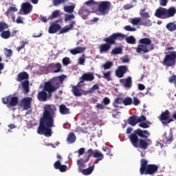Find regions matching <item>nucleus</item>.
I'll use <instances>...</instances> for the list:
<instances>
[{"label": "nucleus", "mask_w": 176, "mask_h": 176, "mask_svg": "<svg viewBox=\"0 0 176 176\" xmlns=\"http://www.w3.org/2000/svg\"><path fill=\"white\" fill-rule=\"evenodd\" d=\"M57 108L54 104H45L43 116L40 118L39 126L37 129L38 134L52 137V127L54 124V116Z\"/></svg>", "instance_id": "nucleus-1"}, {"label": "nucleus", "mask_w": 176, "mask_h": 176, "mask_svg": "<svg viewBox=\"0 0 176 176\" xmlns=\"http://www.w3.org/2000/svg\"><path fill=\"white\" fill-rule=\"evenodd\" d=\"M150 135L151 133L148 130L138 129L133 131V133H131L129 135V140L134 148H139L143 151H146V148H149V144L145 140L148 138ZM138 137L144 140L140 139Z\"/></svg>", "instance_id": "nucleus-2"}, {"label": "nucleus", "mask_w": 176, "mask_h": 176, "mask_svg": "<svg viewBox=\"0 0 176 176\" xmlns=\"http://www.w3.org/2000/svg\"><path fill=\"white\" fill-rule=\"evenodd\" d=\"M124 38H126V35L117 32L104 38L103 41L104 42H106V43H102L99 46L100 53L102 54V53H108V52L111 50L112 45H115V43H116V41H123Z\"/></svg>", "instance_id": "nucleus-3"}, {"label": "nucleus", "mask_w": 176, "mask_h": 176, "mask_svg": "<svg viewBox=\"0 0 176 176\" xmlns=\"http://www.w3.org/2000/svg\"><path fill=\"white\" fill-rule=\"evenodd\" d=\"M159 171V166L153 164H148L146 159L140 160V175L155 176Z\"/></svg>", "instance_id": "nucleus-4"}, {"label": "nucleus", "mask_w": 176, "mask_h": 176, "mask_svg": "<svg viewBox=\"0 0 176 176\" xmlns=\"http://www.w3.org/2000/svg\"><path fill=\"white\" fill-rule=\"evenodd\" d=\"M140 45L136 48L137 53H149L155 49V45L152 44V40L149 38H143L139 41Z\"/></svg>", "instance_id": "nucleus-5"}, {"label": "nucleus", "mask_w": 176, "mask_h": 176, "mask_svg": "<svg viewBox=\"0 0 176 176\" xmlns=\"http://www.w3.org/2000/svg\"><path fill=\"white\" fill-rule=\"evenodd\" d=\"M30 74L27 72H22L17 74L16 80V82H21V85L25 93L28 94L30 91Z\"/></svg>", "instance_id": "nucleus-6"}, {"label": "nucleus", "mask_w": 176, "mask_h": 176, "mask_svg": "<svg viewBox=\"0 0 176 176\" xmlns=\"http://www.w3.org/2000/svg\"><path fill=\"white\" fill-rule=\"evenodd\" d=\"M163 65L165 67H175L176 64V52H168L162 61Z\"/></svg>", "instance_id": "nucleus-7"}, {"label": "nucleus", "mask_w": 176, "mask_h": 176, "mask_svg": "<svg viewBox=\"0 0 176 176\" xmlns=\"http://www.w3.org/2000/svg\"><path fill=\"white\" fill-rule=\"evenodd\" d=\"M97 6H98V10L99 13H101L104 16L109 13L111 4V2L108 1H98Z\"/></svg>", "instance_id": "nucleus-8"}, {"label": "nucleus", "mask_w": 176, "mask_h": 176, "mask_svg": "<svg viewBox=\"0 0 176 176\" xmlns=\"http://www.w3.org/2000/svg\"><path fill=\"white\" fill-rule=\"evenodd\" d=\"M31 104H32V98H24L21 100L20 107L23 108L24 111H28L31 108Z\"/></svg>", "instance_id": "nucleus-9"}, {"label": "nucleus", "mask_w": 176, "mask_h": 176, "mask_svg": "<svg viewBox=\"0 0 176 176\" xmlns=\"http://www.w3.org/2000/svg\"><path fill=\"white\" fill-rule=\"evenodd\" d=\"M155 17H157L158 19H167V11L166 8L160 7L155 10Z\"/></svg>", "instance_id": "nucleus-10"}, {"label": "nucleus", "mask_w": 176, "mask_h": 176, "mask_svg": "<svg viewBox=\"0 0 176 176\" xmlns=\"http://www.w3.org/2000/svg\"><path fill=\"white\" fill-rule=\"evenodd\" d=\"M92 80H94V74L91 72L85 73L80 78L79 84L84 82H92Z\"/></svg>", "instance_id": "nucleus-11"}, {"label": "nucleus", "mask_w": 176, "mask_h": 176, "mask_svg": "<svg viewBox=\"0 0 176 176\" xmlns=\"http://www.w3.org/2000/svg\"><path fill=\"white\" fill-rule=\"evenodd\" d=\"M43 91H47L48 93L49 97H50V96H52V93L56 91V87L53 86V84L50 80L47 81L44 83Z\"/></svg>", "instance_id": "nucleus-12"}, {"label": "nucleus", "mask_w": 176, "mask_h": 176, "mask_svg": "<svg viewBox=\"0 0 176 176\" xmlns=\"http://www.w3.org/2000/svg\"><path fill=\"white\" fill-rule=\"evenodd\" d=\"M48 68L54 72V74H58V72H61L63 70L61 69L63 68V66L61 65V63H50L48 66Z\"/></svg>", "instance_id": "nucleus-13"}, {"label": "nucleus", "mask_w": 176, "mask_h": 176, "mask_svg": "<svg viewBox=\"0 0 176 176\" xmlns=\"http://www.w3.org/2000/svg\"><path fill=\"white\" fill-rule=\"evenodd\" d=\"M128 69L127 66H119L118 69L116 70V76H117V78H123L124 76V74L127 72Z\"/></svg>", "instance_id": "nucleus-14"}, {"label": "nucleus", "mask_w": 176, "mask_h": 176, "mask_svg": "<svg viewBox=\"0 0 176 176\" xmlns=\"http://www.w3.org/2000/svg\"><path fill=\"white\" fill-rule=\"evenodd\" d=\"M94 157L96 159L94 164H98L101 160H104V154L98 150H94Z\"/></svg>", "instance_id": "nucleus-15"}, {"label": "nucleus", "mask_w": 176, "mask_h": 176, "mask_svg": "<svg viewBox=\"0 0 176 176\" xmlns=\"http://www.w3.org/2000/svg\"><path fill=\"white\" fill-rule=\"evenodd\" d=\"M120 82L126 89H131V86H133V80H131V77L130 76L126 78L121 79Z\"/></svg>", "instance_id": "nucleus-16"}, {"label": "nucleus", "mask_w": 176, "mask_h": 176, "mask_svg": "<svg viewBox=\"0 0 176 176\" xmlns=\"http://www.w3.org/2000/svg\"><path fill=\"white\" fill-rule=\"evenodd\" d=\"M21 8L24 14H28L32 11V5L29 2L23 3Z\"/></svg>", "instance_id": "nucleus-17"}, {"label": "nucleus", "mask_w": 176, "mask_h": 176, "mask_svg": "<svg viewBox=\"0 0 176 176\" xmlns=\"http://www.w3.org/2000/svg\"><path fill=\"white\" fill-rule=\"evenodd\" d=\"M47 97H49V95L45 91H44V89L39 91L37 94V98L38 101H41V102H45V101H47Z\"/></svg>", "instance_id": "nucleus-18"}, {"label": "nucleus", "mask_w": 176, "mask_h": 176, "mask_svg": "<svg viewBox=\"0 0 176 176\" xmlns=\"http://www.w3.org/2000/svg\"><path fill=\"white\" fill-rule=\"evenodd\" d=\"M54 167L56 170H59L60 173H65L68 170L66 165H61V162L58 160L54 162Z\"/></svg>", "instance_id": "nucleus-19"}, {"label": "nucleus", "mask_w": 176, "mask_h": 176, "mask_svg": "<svg viewBox=\"0 0 176 176\" xmlns=\"http://www.w3.org/2000/svg\"><path fill=\"white\" fill-rule=\"evenodd\" d=\"M171 115L170 113V111L166 110L164 112H162L160 116V120L162 122V124L164 123L166 120H168L170 119Z\"/></svg>", "instance_id": "nucleus-20"}, {"label": "nucleus", "mask_w": 176, "mask_h": 176, "mask_svg": "<svg viewBox=\"0 0 176 176\" xmlns=\"http://www.w3.org/2000/svg\"><path fill=\"white\" fill-rule=\"evenodd\" d=\"M85 52H86V47H77L69 50V52L71 54H73V56H76V54H79L80 53H85Z\"/></svg>", "instance_id": "nucleus-21"}, {"label": "nucleus", "mask_w": 176, "mask_h": 176, "mask_svg": "<svg viewBox=\"0 0 176 176\" xmlns=\"http://www.w3.org/2000/svg\"><path fill=\"white\" fill-rule=\"evenodd\" d=\"M60 30H61V25L57 23H53L50 26L48 32L49 34H56Z\"/></svg>", "instance_id": "nucleus-22"}, {"label": "nucleus", "mask_w": 176, "mask_h": 176, "mask_svg": "<svg viewBox=\"0 0 176 176\" xmlns=\"http://www.w3.org/2000/svg\"><path fill=\"white\" fill-rule=\"evenodd\" d=\"M88 161H86L85 158L80 159L77 161V165L78 166L79 173H81L85 168H86V163H87Z\"/></svg>", "instance_id": "nucleus-23"}, {"label": "nucleus", "mask_w": 176, "mask_h": 176, "mask_svg": "<svg viewBox=\"0 0 176 176\" xmlns=\"http://www.w3.org/2000/svg\"><path fill=\"white\" fill-rule=\"evenodd\" d=\"M79 84L72 87V91L75 97H80V96H82V89H79Z\"/></svg>", "instance_id": "nucleus-24"}, {"label": "nucleus", "mask_w": 176, "mask_h": 176, "mask_svg": "<svg viewBox=\"0 0 176 176\" xmlns=\"http://www.w3.org/2000/svg\"><path fill=\"white\" fill-rule=\"evenodd\" d=\"M176 14V8L170 7L168 9L166 8V17L170 19V17H174Z\"/></svg>", "instance_id": "nucleus-25"}, {"label": "nucleus", "mask_w": 176, "mask_h": 176, "mask_svg": "<svg viewBox=\"0 0 176 176\" xmlns=\"http://www.w3.org/2000/svg\"><path fill=\"white\" fill-rule=\"evenodd\" d=\"M75 21H72L69 25H67L64 28L60 30V34H65V32H68L69 30H72L74 28V25H75Z\"/></svg>", "instance_id": "nucleus-26"}, {"label": "nucleus", "mask_w": 176, "mask_h": 176, "mask_svg": "<svg viewBox=\"0 0 176 176\" xmlns=\"http://www.w3.org/2000/svg\"><path fill=\"white\" fill-rule=\"evenodd\" d=\"M128 123L131 126H136L137 123H138V118H137V116L133 115L132 116H130L128 119Z\"/></svg>", "instance_id": "nucleus-27"}, {"label": "nucleus", "mask_w": 176, "mask_h": 176, "mask_svg": "<svg viewBox=\"0 0 176 176\" xmlns=\"http://www.w3.org/2000/svg\"><path fill=\"white\" fill-rule=\"evenodd\" d=\"M176 22H169L166 24V28L168 30V31H170V32H173L174 31H176Z\"/></svg>", "instance_id": "nucleus-28"}, {"label": "nucleus", "mask_w": 176, "mask_h": 176, "mask_svg": "<svg viewBox=\"0 0 176 176\" xmlns=\"http://www.w3.org/2000/svg\"><path fill=\"white\" fill-rule=\"evenodd\" d=\"M59 112L61 115H68L69 113V109L67 108L65 104H60L59 106Z\"/></svg>", "instance_id": "nucleus-29"}, {"label": "nucleus", "mask_w": 176, "mask_h": 176, "mask_svg": "<svg viewBox=\"0 0 176 176\" xmlns=\"http://www.w3.org/2000/svg\"><path fill=\"white\" fill-rule=\"evenodd\" d=\"M75 141H76V136L75 135V133H69L67 138V142L69 144H74Z\"/></svg>", "instance_id": "nucleus-30"}, {"label": "nucleus", "mask_w": 176, "mask_h": 176, "mask_svg": "<svg viewBox=\"0 0 176 176\" xmlns=\"http://www.w3.org/2000/svg\"><path fill=\"white\" fill-rule=\"evenodd\" d=\"M50 81H51L53 87H55V90H57V89H58L61 85V83L58 80V78H57V77L52 78Z\"/></svg>", "instance_id": "nucleus-31"}, {"label": "nucleus", "mask_w": 176, "mask_h": 176, "mask_svg": "<svg viewBox=\"0 0 176 176\" xmlns=\"http://www.w3.org/2000/svg\"><path fill=\"white\" fill-rule=\"evenodd\" d=\"M93 156L94 157V151L93 149L89 148L87 150V151L85 153V158L86 160V162H89L90 160V158Z\"/></svg>", "instance_id": "nucleus-32"}, {"label": "nucleus", "mask_w": 176, "mask_h": 176, "mask_svg": "<svg viewBox=\"0 0 176 176\" xmlns=\"http://www.w3.org/2000/svg\"><path fill=\"white\" fill-rule=\"evenodd\" d=\"M19 104V98L16 96H12L10 98V107H16Z\"/></svg>", "instance_id": "nucleus-33"}, {"label": "nucleus", "mask_w": 176, "mask_h": 176, "mask_svg": "<svg viewBox=\"0 0 176 176\" xmlns=\"http://www.w3.org/2000/svg\"><path fill=\"white\" fill-rule=\"evenodd\" d=\"M140 16L143 19H149L151 17L149 12H146V8H142L140 10Z\"/></svg>", "instance_id": "nucleus-34"}, {"label": "nucleus", "mask_w": 176, "mask_h": 176, "mask_svg": "<svg viewBox=\"0 0 176 176\" xmlns=\"http://www.w3.org/2000/svg\"><path fill=\"white\" fill-rule=\"evenodd\" d=\"M94 170V164L92 166H89V168L84 169L83 170L81 171L82 174L83 175H90Z\"/></svg>", "instance_id": "nucleus-35"}, {"label": "nucleus", "mask_w": 176, "mask_h": 176, "mask_svg": "<svg viewBox=\"0 0 176 176\" xmlns=\"http://www.w3.org/2000/svg\"><path fill=\"white\" fill-rule=\"evenodd\" d=\"M111 75H112L111 71L103 72V76H102V78L107 80V82H111V80H112V78L111 77Z\"/></svg>", "instance_id": "nucleus-36"}, {"label": "nucleus", "mask_w": 176, "mask_h": 176, "mask_svg": "<svg viewBox=\"0 0 176 176\" xmlns=\"http://www.w3.org/2000/svg\"><path fill=\"white\" fill-rule=\"evenodd\" d=\"M10 31L9 30H4L3 32H1L0 36H1V38H3V39H9V38H10Z\"/></svg>", "instance_id": "nucleus-37"}, {"label": "nucleus", "mask_w": 176, "mask_h": 176, "mask_svg": "<svg viewBox=\"0 0 176 176\" xmlns=\"http://www.w3.org/2000/svg\"><path fill=\"white\" fill-rule=\"evenodd\" d=\"M124 99L122 98H117L115 99L114 102H113V105L114 108H119L118 104H123Z\"/></svg>", "instance_id": "nucleus-38"}, {"label": "nucleus", "mask_w": 176, "mask_h": 176, "mask_svg": "<svg viewBox=\"0 0 176 176\" xmlns=\"http://www.w3.org/2000/svg\"><path fill=\"white\" fill-rule=\"evenodd\" d=\"M125 41L126 43H129V45H135L136 43L135 38H134L133 36L126 37Z\"/></svg>", "instance_id": "nucleus-39"}, {"label": "nucleus", "mask_w": 176, "mask_h": 176, "mask_svg": "<svg viewBox=\"0 0 176 176\" xmlns=\"http://www.w3.org/2000/svg\"><path fill=\"white\" fill-rule=\"evenodd\" d=\"M151 25V20L146 18H143V19L140 23V25H144V27H149V25Z\"/></svg>", "instance_id": "nucleus-40"}, {"label": "nucleus", "mask_w": 176, "mask_h": 176, "mask_svg": "<svg viewBox=\"0 0 176 176\" xmlns=\"http://www.w3.org/2000/svg\"><path fill=\"white\" fill-rule=\"evenodd\" d=\"M60 16V10H54L52 15L49 16L48 20H53V19H57Z\"/></svg>", "instance_id": "nucleus-41"}, {"label": "nucleus", "mask_w": 176, "mask_h": 176, "mask_svg": "<svg viewBox=\"0 0 176 176\" xmlns=\"http://www.w3.org/2000/svg\"><path fill=\"white\" fill-rule=\"evenodd\" d=\"M123 104H124V105H125V107L131 105V104H133V99L130 97H126V98H124Z\"/></svg>", "instance_id": "nucleus-42"}, {"label": "nucleus", "mask_w": 176, "mask_h": 176, "mask_svg": "<svg viewBox=\"0 0 176 176\" xmlns=\"http://www.w3.org/2000/svg\"><path fill=\"white\" fill-rule=\"evenodd\" d=\"M74 9H75V6H66L64 7V10L67 13H74Z\"/></svg>", "instance_id": "nucleus-43"}, {"label": "nucleus", "mask_w": 176, "mask_h": 176, "mask_svg": "<svg viewBox=\"0 0 176 176\" xmlns=\"http://www.w3.org/2000/svg\"><path fill=\"white\" fill-rule=\"evenodd\" d=\"M129 22L133 25H138L139 23H141V17L133 18Z\"/></svg>", "instance_id": "nucleus-44"}, {"label": "nucleus", "mask_w": 176, "mask_h": 176, "mask_svg": "<svg viewBox=\"0 0 176 176\" xmlns=\"http://www.w3.org/2000/svg\"><path fill=\"white\" fill-rule=\"evenodd\" d=\"M9 28V25L5 23L4 21L0 22V32L5 31V30H8Z\"/></svg>", "instance_id": "nucleus-45"}, {"label": "nucleus", "mask_w": 176, "mask_h": 176, "mask_svg": "<svg viewBox=\"0 0 176 176\" xmlns=\"http://www.w3.org/2000/svg\"><path fill=\"white\" fill-rule=\"evenodd\" d=\"M122 52H123V49H122V47H115L111 51V54H114V55L121 54Z\"/></svg>", "instance_id": "nucleus-46"}, {"label": "nucleus", "mask_w": 176, "mask_h": 176, "mask_svg": "<svg viewBox=\"0 0 176 176\" xmlns=\"http://www.w3.org/2000/svg\"><path fill=\"white\" fill-rule=\"evenodd\" d=\"M18 9L15 6L12 7L10 6L8 8L7 11L6 12V16L9 17V14H10V12H17Z\"/></svg>", "instance_id": "nucleus-47"}, {"label": "nucleus", "mask_w": 176, "mask_h": 176, "mask_svg": "<svg viewBox=\"0 0 176 176\" xmlns=\"http://www.w3.org/2000/svg\"><path fill=\"white\" fill-rule=\"evenodd\" d=\"M96 90H100V86L98 84L94 85L89 90L88 93H93L94 91H96Z\"/></svg>", "instance_id": "nucleus-48"}, {"label": "nucleus", "mask_w": 176, "mask_h": 176, "mask_svg": "<svg viewBox=\"0 0 176 176\" xmlns=\"http://www.w3.org/2000/svg\"><path fill=\"white\" fill-rule=\"evenodd\" d=\"M85 4L87 6H97L98 5V2H96L94 0H89L85 2Z\"/></svg>", "instance_id": "nucleus-49"}, {"label": "nucleus", "mask_w": 176, "mask_h": 176, "mask_svg": "<svg viewBox=\"0 0 176 176\" xmlns=\"http://www.w3.org/2000/svg\"><path fill=\"white\" fill-rule=\"evenodd\" d=\"M149 125H151V122L146 121V122H141L139 124V127H142V129H148Z\"/></svg>", "instance_id": "nucleus-50"}, {"label": "nucleus", "mask_w": 176, "mask_h": 176, "mask_svg": "<svg viewBox=\"0 0 176 176\" xmlns=\"http://www.w3.org/2000/svg\"><path fill=\"white\" fill-rule=\"evenodd\" d=\"M1 101L4 105H10V96H7L6 98H2Z\"/></svg>", "instance_id": "nucleus-51"}, {"label": "nucleus", "mask_w": 176, "mask_h": 176, "mask_svg": "<svg viewBox=\"0 0 176 176\" xmlns=\"http://www.w3.org/2000/svg\"><path fill=\"white\" fill-rule=\"evenodd\" d=\"M68 0H54L53 5L54 6H58V5H61V3H65Z\"/></svg>", "instance_id": "nucleus-52"}, {"label": "nucleus", "mask_w": 176, "mask_h": 176, "mask_svg": "<svg viewBox=\"0 0 176 176\" xmlns=\"http://www.w3.org/2000/svg\"><path fill=\"white\" fill-rule=\"evenodd\" d=\"M113 65V63L111 61H107L103 65L104 69H110V68Z\"/></svg>", "instance_id": "nucleus-53"}, {"label": "nucleus", "mask_w": 176, "mask_h": 176, "mask_svg": "<svg viewBox=\"0 0 176 176\" xmlns=\"http://www.w3.org/2000/svg\"><path fill=\"white\" fill-rule=\"evenodd\" d=\"M75 19V15L74 14H65V21H71V20Z\"/></svg>", "instance_id": "nucleus-54"}, {"label": "nucleus", "mask_w": 176, "mask_h": 176, "mask_svg": "<svg viewBox=\"0 0 176 176\" xmlns=\"http://www.w3.org/2000/svg\"><path fill=\"white\" fill-rule=\"evenodd\" d=\"M25 45H28V41L21 42V46L16 48L17 52H21L22 49H24V47H25Z\"/></svg>", "instance_id": "nucleus-55"}, {"label": "nucleus", "mask_w": 176, "mask_h": 176, "mask_svg": "<svg viewBox=\"0 0 176 176\" xmlns=\"http://www.w3.org/2000/svg\"><path fill=\"white\" fill-rule=\"evenodd\" d=\"M86 55H85V54H83L80 58H79L78 59V64L80 65H83V64H85V61H86Z\"/></svg>", "instance_id": "nucleus-56"}, {"label": "nucleus", "mask_w": 176, "mask_h": 176, "mask_svg": "<svg viewBox=\"0 0 176 176\" xmlns=\"http://www.w3.org/2000/svg\"><path fill=\"white\" fill-rule=\"evenodd\" d=\"M62 63L63 65H69V64H71V60L68 57L63 58L62 60Z\"/></svg>", "instance_id": "nucleus-57"}, {"label": "nucleus", "mask_w": 176, "mask_h": 176, "mask_svg": "<svg viewBox=\"0 0 176 176\" xmlns=\"http://www.w3.org/2000/svg\"><path fill=\"white\" fill-rule=\"evenodd\" d=\"M124 29L125 30V31H129L131 32H133L134 31H137V29L135 28H133L131 27L130 25H126Z\"/></svg>", "instance_id": "nucleus-58"}, {"label": "nucleus", "mask_w": 176, "mask_h": 176, "mask_svg": "<svg viewBox=\"0 0 176 176\" xmlns=\"http://www.w3.org/2000/svg\"><path fill=\"white\" fill-rule=\"evenodd\" d=\"M12 54L13 51L12 50L6 49L5 56H6V57H12Z\"/></svg>", "instance_id": "nucleus-59"}, {"label": "nucleus", "mask_w": 176, "mask_h": 176, "mask_svg": "<svg viewBox=\"0 0 176 176\" xmlns=\"http://www.w3.org/2000/svg\"><path fill=\"white\" fill-rule=\"evenodd\" d=\"M133 8H134V5L129 3H127L123 6V9L124 10H129V9H133Z\"/></svg>", "instance_id": "nucleus-60"}, {"label": "nucleus", "mask_w": 176, "mask_h": 176, "mask_svg": "<svg viewBox=\"0 0 176 176\" xmlns=\"http://www.w3.org/2000/svg\"><path fill=\"white\" fill-rule=\"evenodd\" d=\"M65 78H67L65 75H61L58 77V81L60 82V84L64 82V80H65Z\"/></svg>", "instance_id": "nucleus-61"}, {"label": "nucleus", "mask_w": 176, "mask_h": 176, "mask_svg": "<svg viewBox=\"0 0 176 176\" xmlns=\"http://www.w3.org/2000/svg\"><path fill=\"white\" fill-rule=\"evenodd\" d=\"M167 3H168V0H160V5L161 6H167Z\"/></svg>", "instance_id": "nucleus-62"}, {"label": "nucleus", "mask_w": 176, "mask_h": 176, "mask_svg": "<svg viewBox=\"0 0 176 176\" xmlns=\"http://www.w3.org/2000/svg\"><path fill=\"white\" fill-rule=\"evenodd\" d=\"M175 80H176V76L175 75L171 76L168 79V81H169L170 83H174V82H175Z\"/></svg>", "instance_id": "nucleus-63"}, {"label": "nucleus", "mask_w": 176, "mask_h": 176, "mask_svg": "<svg viewBox=\"0 0 176 176\" xmlns=\"http://www.w3.org/2000/svg\"><path fill=\"white\" fill-rule=\"evenodd\" d=\"M140 99L138 98L134 97L133 98V105H135V107H137V105H138L140 104Z\"/></svg>", "instance_id": "nucleus-64"}]
</instances>
